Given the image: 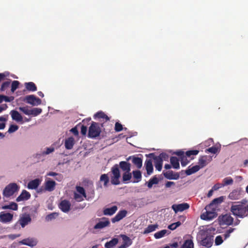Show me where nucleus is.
Returning a JSON list of instances; mask_svg holds the SVG:
<instances>
[{
  "label": "nucleus",
  "instance_id": "9",
  "mask_svg": "<svg viewBox=\"0 0 248 248\" xmlns=\"http://www.w3.org/2000/svg\"><path fill=\"white\" fill-rule=\"evenodd\" d=\"M219 218L222 224L228 226L232 225L234 220L233 218L229 214H226L224 215L220 216Z\"/></svg>",
  "mask_w": 248,
  "mask_h": 248
},
{
  "label": "nucleus",
  "instance_id": "7",
  "mask_svg": "<svg viewBox=\"0 0 248 248\" xmlns=\"http://www.w3.org/2000/svg\"><path fill=\"white\" fill-rule=\"evenodd\" d=\"M18 189V186L16 183H11L7 186L3 190V195L4 197H9L12 196Z\"/></svg>",
  "mask_w": 248,
  "mask_h": 248
},
{
  "label": "nucleus",
  "instance_id": "62",
  "mask_svg": "<svg viewBox=\"0 0 248 248\" xmlns=\"http://www.w3.org/2000/svg\"><path fill=\"white\" fill-rule=\"evenodd\" d=\"M87 131V126L82 125L81 127V133L83 135H85L86 134Z\"/></svg>",
  "mask_w": 248,
  "mask_h": 248
},
{
  "label": "nucleus",
  "instance_id": "19",
  "mask_svg": "<svg viewBox=\"0 0 248 248\" xmlns=\"http://www.w3.org/2000/svg\"><path fill=\"white\" fill-rule=\"evenodd\" d=\"M121 236L123 242V244L119 246L118 248H127L132 244V241L129 237L124 234H122Z\"/></svg>",
  "mask_w": 248,
  "mask_h": 248
},
{
  "label": "nucleus",
  "instance_id": "53",
  "mask_svg": "<svg viewBox=\"0 0 248 248\" xmlns=\"http://www.w3.org/2000/svg\"><path fill=\"white\" fill-rule=\"evenodd\" d=\"M223 240L222 237L221 235L217 236L215 240V245L216 246H218L221 244L223 242Z\"/></svg>",
  "mask_w": 248,
  "mask_h": 248
},
{
  "label": "nucleus",
  "instance_id": "38",
  "mask_svg": "<svg viewBox=\"0 0 248 248\" xmlns=\"http://www.w3.org/2000/svg\"><path fill=\"white\" fill-rule=\"evenodd\" d=\"M170 232L166 230H162L155 233L154 234V236L156 239H159L164 236L166 234H169Z\"/></svg>",
  "mask_w": 248,
  "mask_h": 248
},
{
  "label": "nucleus",
  "instance_id": "4",
  "mask_svg": "<svg viewBox=\"0 0 248 248\" xmlns=\"http://www.w3.org/2000/svg\"><path fill=\"white\" fill-rule=\"evenodd\" d=\"M202 237L200 241V244L206 248L211 247L213 243V236L209 235L207 232H203L201 233Z\"/></svg>",
  "mask_w": 248,
  "mask_h": 248
},
{
  "label": "nucleus",
  "instance_id": "56",
  "mask_svg": "<svg viewBox=\"0 0 248 248\" xmlns=\"http://www.w3.org/2000/svg\"><path fill=\"white\" fill-rule=\"evenodd\" d=\"M18 129V126L16 125L11 124L8 129V132L10 133H13Z\"/></svg>",
  "mask_w": 248,
  "mask_h": 248
},
{
  "label": "nucleus",
  "instance_id": "24",
  "mask_svg": "<svg viewBox=\"0 0 248 248\" xmlns=\"http://www.w3.org/2000/svg\"><path fill=\"white\" fill-rule=\"evenodd\" d=\"M31 220V217L29 215H27L25 216L21 217L18 222L20 224L22 228L25 227L26 225H28Z\"/></svg>",
  "mask_w": 248,
  "mask_h": 248
},
{
  "label": "nucleus",
  "instance_id": "50",
  "mask_svg": "<svg viewBox=\"0 0 248 248\" xmlns=\"http://www.w3.org/2000/svg\"><path fill=\"white\" fill-rule=\"evenodd\" d=\"M187 157V156L185 155V156H183V157H181V158H180L181 165L183 167L186 166L189 162V161L188 160Z\"/></svg>",
  "mask_w": 248,
  "mask_h": 248
},
{
  "label": "nucleus",
  "instance_id": "16",
  "mask_svg": "<svg viewBox=\"0 0 248 248\" xmlns=\"http://www.w3.org/2000/svg\"><path fill=\"white\" fill-rule=\"evenodd\" d=\"M127 214V212L125 210H122L116 214V215L111 219V221L113 223L119 221L123 218L126 217Z\"/></svg>",
  "mask_w": 248,
  "mask_h": 248
},
{
  "label": "nucleus",
  "instance_id": "29",
  "mask_svg": "<svg viewBox=\"0 0 248 248\" xmlns=\"http://www.w3.org/2000/svg\"><path fill=\"white\" fill-rule=\"evenodd\" d=\"M56 184L53 180H48L45 183V188L48 191H52L55 189Z\"/></svg>",
  "mask_w": 248,
  "mask_h": 248
},
{
  "label": "nucleus",
  "instance_id": "23",
  "mask_svg": "<svg viewBox=\"0 0 248 248\" xmlns=\"http://www.w3.org/2000/svg\"><path fill=\"white\" fill-rule=\"evenodd\" d=\"M31 194L29 192L26 190H23L20 195L17 197L16 201L19 202L26 201L29 200L31 198Z\"/></svg>",
  "mask_w": 248,
  "mask_h": 248
},
{
  "label": "nucleus",
  "instance_id": "1",
  "mask_svg": "<svg viewBox=\"0 0 248 248\" xmlns=\"http://www.w3.org/2000/svg\"><path fill=\"white\" fill-rule=\"evenodd\" d=\"M232 214L236 217L243 218L248 216V204L245 205L242 202H232L230 207Z\"/></svg>",
  "mask_w": 248,
  "mask_h": 248
},
{
  "label": "nucleus",
  "instance_id": "54",
  "mask_svg": "<svg viewBox=\"0 0 248 248\" xmlns=\"http://www.w3.org/2000/svg\"><path fill=\"white\" fill-rule=\"evenodd\" d=\"M218 148L216 146H212L206 149V152H208L213 154H216L218 152Z\"/></svg>",
  "mask_w": 248,
  "mask_h": 248
},
{
  "label": "nucleus",
  "instance_id": "22",
  "mask_svg": "<svg viewBox=\"0 0 248 248\" xmlns=\"http://www.w3.org/2000/svg\"><path fill=\"white\" fill-rule=\"evenodd\" d=\"M224 197L223 196H220L218 198L214 199L212 202L207 205V208H209L210 207H215L217 208L218 205L223 202Z\"/></svg>",
  "mask_w": 248,
  "mask_h": 248
},
{
  "label": "nucleus",
  "instance_id": "47",
  "mask_svg": "<svg viewBox=\"0 0 248 248\" xmlns=\"http://www.w3.org/2000/svg\"><path fill=\"white\" fill-rule=\"evenodd\" d=\"M58 214L57 213H52L47 215L46 217V220L47 221H50L54 218H55Z\"/></svg>",
  "mask_w": 248,
  "mask_h": 248
},
{
  "label": "nucleus",
  "instance_id": "8",
  "mask_svg": "<svg viewBox=\"0 0 248 248\" xmlns=\"http://www.w3.org/2000/svg\"><path fill=\"white\" fill-rule=\"evenodd\" d=\"M24 101L32 106H38L41 104V100L34 95H28L25 96Z\"/></svg>",
  "mask_w": 248,
  "mask_h": 248
},
{
  "label": "nucleus",
  "instance_id": "40",
  "mask_svg": "<svg viewBox=\"0 0 248 248\" xmlns=\"http://www.w3.org/2000/svg\"><path fill=\"white\" fill-rule=\"evenodd\" d=\"M94 117L95 118H102L105 119L106 122L109 121V117L102 111H99L95 113L94 115Z\"/></svg>",
  "mask_w": 248,
  "mask_h": 248
},
{
  "label": "nucleus",
  "instance_id": "55",
  "mask_svg": "<svg viewBox=\"0 0 248 248\" xmlns=\"http://www.w3.org/2000/svg\"><path fill=\"white\" fill-rule=\"evenodd\" d=\"M156 156L159 157L161 159L162 161L163 160L168 161L169 158V155L165 153H162L158 156Z\"/></svg>",
  "mask_w": 248,
  "mask_h": 248
},
{
  "label": "nucleus",
  "instance_id": "21",
  "mask_svg": "<svg viewBox=\"0 0 248 248\" xmlns=\"http://www.w3.org/2000/svg\"><path fill=\"white\" fill-rule=\"evenodd\" d=\"M165 178L170 180H177L179 178L178 173H174L172 170H169L163 173Z\"/></svg>",
  "mask_w": 248,
  "mask_h": 248
},
{
  "label": "nucleus",
  "instance_id": "42",
  "mask_svg": "<svg viewBox=\"0 0 248 248\" xmlns=\"http://www.w3.org/2000/svg\"><path fill=\"white\" fill-rule=\"evenodd\" d=\"M233 180L231 177H226L222 180V186H224L231 185L233 184Z\"/></svg>",
  "mask_w": 248,
  "mask_h": 248
},
{
  "label": "nucleus",
  "instance_id": "27",
  "mask_svg": "<svg viewBox=\"0 0 248 248\" xmlns=\"http://www.w3.org/2000/svg\"><path fill=\"white\" fill-rule=\"evenodd\" d=\"M119 167L124 172H128L131 170V165L126 161H122L120 162L119 165Z\"/></svg>",
  "mask_w": 248,
  "mask_h": 248
},
{
  "label": "nucleus",
  "instance_id": "33",
  "mask_svg": "<svg viewBox=\"0 0 248 248\" xmlns=\"http://www.w3.org/2000/svg\"><path fill=\"white\" fill-rule=\"evenodd\" d=\"M118 238H113L110 241L105 243V247L106 248H113L118 243Z\"/></svg>",
  "mask_w": 248,
  "mask_h": 248
},
{
  "label": "nucleus",
  "instance_id": "12",
  "mask_svg": "<svg viewBox=\"0 0 248 248\" xmlns=\"http://www.w3.org/2000/svg\"><path fill=\"white\" fill-rule=\"evenodd\" d=\"M13 218V214L10 213L1 212L0 213V221L2 223L10 222Z\"/></svg>",
  "mask_w": 248,
  "mask_h": 248
},
{
  "label": "nucleus",
  "instance_id": "26",
  "mask_svg": "<svg viewBox=\"0 0 248 248\" xmlns=\"http://www.w3.org/2000/svg\"><path fill=\"white\" fill-rule=\"evenodd\" d=\"M10 114L13 120L19 122L23 121L21 115L16 110H12L10 111Z\"/></svg>",
  "mask_w": 248,
  "mask_h": 248
},
{
  "label": "nucleus",
  "instance_id": "58",
  "mask_svg": "<svg viewBox=\"0 0 248 248\" xmlns=\"http://www.w3.org/2000/svg\"><path fill=\"white\" fill-rule=\"evenodd\" d=\"M74 199L77 201V202H81L83 200V198L82 197V195H80L79 194H78L76 192L74 193Z\"/></svg>",
  "mask_w": 248,
  "mask_h": 248
},
{
  "label": "nucleus",
  "instance_id": "32",
  "mask_svg": "<svg viewBox=\"0 0 248 248\" xmlns=\"http://www.w3.org/2000/svg\"><path fill=\"white\" fill-rule=\"evenodd\" d=\"M133 178L135 179L133 183H138L141 180L142 175L141 171L139 170H133L132 171Z\"/></svg>",
  "mask_w": 248,
  "mask_h": 248
},
{
  "label": "nucleus",
  "instance_id": "64",
  "mask_svg": "<svg viewBox=\"0 0 248 248\" xmlns=\"http://www.w3.org/2000/svg\"><path fill=\"white\" fill-rule=\"evenodd\" d=\"M222 186V185H220V184H217L213 186V187H212V189L214 190H217L219 188H220V187H221Z\"/></svg>",
  "mask_w": 248,
  "mask_h": 248
},
{
  "label": "nucleus",
  "instance_id": "20",
  "mask_svg": "<svg viewBox=\"0 0 248 248\" xmlns=\"http://www.w3.org/2000/svg\"><path fill=\"white\" fill-rule=\"evenodd\" d=\"M70 202L68 201L65 200L62 201L59 204V208L62 212L65 213H66L70 210Z\"/></svg>",
  "mask_w": 248,
  "mask_h": 248
},
{
  "label": "nucleus",
  "instance_id": "25",
  "mask_svg": "<svg viewBox=\"0 0 248 248\" xmlns=\"http://www.w3.org/2000/svg\"><path fill=\"white\" fill-rule=\"evenodd\" d=\"M41 182V180L38 178L31 180L28 183V188L31 189H35L38 187Z\"/></svg>",
  "mask_w": 248,
  "mask_h": 248
},
{
  "label": "nucleus",
  "instance_id": "44",
  "mask_svg": "<svg viewBox=\"0 0 248 248\" xmlns=\"http://www.w3.org/2000/svg\"><path fill=\"white\" fill-rule=\"evenodd\" d=\"M132 178V174L130 172V171H127V172H124L123 174V181L124 183H125L126 182H127Z\"/></svg>",
  "mask_w": 248,
  "mask_h": 248
},
{
  "label": "nucleus",
  "instance_id": "31",
  "mask_svg": "<svg viewBox=\"0 0 248 248\" xmlns=\"http://www.w3.org/2000/svg\"><path fill=\"white\" fill-rule=\"evenodd\" d=\"M145 166L148 175H151L153 171V166L151 160H147L145 162Z\"/></svg>",
  "mask_w": 248,
  "mask_h": 248
},
{
  "label": "nucleus",
  "instance_id": "6",
  "mask_svg": "<svg viewBox=\"0 0 248 248\" xmlns=\"http://www.w3.org/2000/svg\"><path fill=\"white\" fill-rule=\"evenodd\" d=\"M19 109L26 115L33 116H36L42 112V109L40 108H34L32 109H29L28 106L19 107Z\"/></svg>",
  "mask_w": 248,
  "mask_h": 248
},
{
  "label": "nucleus",
  "instance_id": "14",
  "mask_svg": "<svg viewBox=\"0 0 248 248\" xmlns=\"http://www.w3.org/2000/svg\"><path fill=\"white\" fill-rule=\"evenodd\" d=\"M102 220L99 221L93 227L94 229H101L109 226L110 222L109 219L106 217H103Z\"/></svg>",
  "mask_w": 248,
  "mask_h": 248
},
{
  "label": "nucleus",
  "instance_id": "41",
  "mask_svg": "<svg viewBox=\"0 0 248 248\" xmlns=\"http://www.w3.org/2000/svg\"><path fill=\"white\" fill-rule=\"evenodd\" d=\"M181 248H194L192 240L190 239L186 240Z\"/></svg>",
  "mask_w": 248,
  "mask_h": 248
},
{
  "label": "nucleus",
  "instance_id": "3",
  "mask_svg": "<svg viewBox=\"0 0 248 248\" xmlns=\"http://www.w3.org/2000/svg\"><path fill=\"white\" fill-rule=\"evenodd\" d=\"M101 132V129L99 124L97 123L92 122L89 128L88 137L92 139H95L100 136Z\"/></svg>",
  "mask_w": 248,
  "mask_h": 248
},
{
  "label": "nucleus",
  "instance_id": "28",
  "mask_svg": "<svg viewBox=\"0 0 248 248\" xmlns=\"http://www.w3.org/2000/svg\"><path fill=\"white\" fill-rule=\"evenodd\" d=\"M118 207L114 205L110 208H106L103 210V214L107 216H112L117 211Z\"/></svg>",
  "mask_w": 248,
  "mask_h": 248
},
{
  "label": "nucleus",
  "instance_id": "59",
  "mask_svg": "<svg viewBox=\"0 0 248 248\" xmlns=\"http://www.w3.org/2000/svg\"><path fill=\"white\" fill-rule=\"evenodd\" d=\"M54 151V148L53 147H48L46 148V151L42 152L43 155H48Z\"/></svg>",
  "mask_w": 248,
  "mask_h": 248
},
{
  "label": "nucleus",
  "instance_id": "36",
  "mask_svg": "<svg viewBox=\"0 0 248 248\" xmlns=\"http://www.w3.org/2000/svg\"><path fill=\"white\" fill-rule=\"evenodd\" d=\"M201 167L198 165H195L191 168H189L186 170V174L187 175H190L193 173H194L200 170Z\"/></svg>",
  "mask_w": 248,
  "mask_h": 248
},
{
  "label": "nucleus",
  "instance_id": "57",
  "mask_svg": "<svg viewBox=\"0 0 248 248\" xmlns=\"http://www.w3.org/2000/svg\"><path fill=\"white\" fill-rule=\"evenodd\" d=\"M114 129L116 132H120L123 130V127L122 124H121L120 123H119L118 122H116L115 124V128Z\"/></svg>",
  "mask_w": 248,
  "mask_h": 248
},
{
  "label": "nucleus",
  "instance_id": "15",
  "mask_svg": "<svg viewBox=\"0 0 248 248\" xmlns=\"http://www.w3.org/2000/svg\"><path fill=\"white\" fill-rule=\"evenodd\" d=\"M212 160V157L207 155H203L199 159L198 164L201 169L206 166Z\"/></svg>",
  "mask_w": 248,
  "mask_h": 248
},
{
  "label": "nucleus",
  "instance_id": "30",
  "mask_svg": "<svg viewBox=\"0 0 248 248\" xmlns=\"http://www.w3.org/2000/svg\"><path fill=\"white\" fill-rule=\"evenodd\" d=\"M75 144L74 138L72 137H69L65 140L64 145L66 149H71Z\"/></svg>",
  "mask_w": 248,
  "mask_h": 248
},
{
  "label": "nucleus",
  "instance_id": "46",
  "mask_svg": "<svg viewBox=\"0 0 248 248\" xmlns=\"http://www.w3.org/2000/svg\"><path fill=\"white\" fill-rule=\"evenodd\" d=\"M10 83V80L6 81L3 82L0 89V91L1 92L5 91L9 87Z\"/></svg>",
  "mask_w": 248,
  "mask_h": 248
},
{
  "label": "nucleus",
  "instance_id": "2",
  "mask_svg": "<svg viewBox=\"0 0 248 248\" xmlns=\"http://www.w3.org/2000/svg\"><path fill=\"white\" fill-rule=\"evenodd\" d=\"M110 177L111 183L114 185H118L120 184L119 179L121 177L120 171L118 164H115L111 169L108 173Z\"/></svg>",
  "mask_w": 248,
  "mask_h": 248
},
{
  "label": "nucleus",
  "instance_id": "51",
  "mask_svg": "<svg viewBox=\"0 0 248 248\" xmlns=\"http://www.w3.org/2000/svg\"><path fill=\"white\" fill-rule=\"evenodd\" d=\"M76 190L79 193L82 195V196H83L85 198H86V194L83 187L77 186L76 187Z\"/></svg>",
  "mask_w": 248,
  "mask_h": 248
},
{
  "label": "nucleus",
  "instance_id": "49",
  "mask_svg": "<svg viewBox=\"0 0 248 248\" xmlns=\"http://www.w3.org/2000/svg\"><path fill=\"white\" fill-rule=\"evenodd\" d=\"M199 152V150H189L186 153V155L187 157H190L191 155H197Z\"/></svg>",
  "mask_w": 248,
  "mask_h": 248
},
{
  "label": "nucleus",
  "instance_id": "52",
  "mask_svg": "<svg viewBox=\"0 0 248 248\" xmlns=\"http://www.w3.org/2000/svg\"><path fill=\"white\" fill-rule=\"evenodd\" d=\"M234 230V228H230L229 230H227L225 233L223 234V236L224 237V239L226 240L228 238H229L230 236V234L233 232Z\"/></svg>",
  "mask_w": 248,
  "mask_h": 248
},
{
  "label": "nucleus",
  "instance_id": "37",
  "mask_svg": "<svg viewBox=\"0 0 248 248\" xmlns=\"http://www.w3.org/2000/svg\"><path fill=\"white\" fill-rule=\"evenodd\" d=\"M157 224L149 225L145 228L143 232V234H148L155 231L158 228Z\"/></svg>",
  "mask_w": 248,
  "mask_h": 248
},
{
  "label": "nucleus",
  "instance_id": "45",
  "mask_svg": "<svg viewBox=\"0 0 248 248\" xmlns=\"http://www.w3.org/2000/svg\"><path fill=\"white\" fill-rule=\"evenodd\" d=\"M108 174H102L100 178V181L104 182V186H106L109 182Z\"/></svg>",
  "mask_w": 248,
  "mask_h": 248
},
{
  "label": "nucleus",
  "instance_id": "60",
  "mask_svg": "<svg viewBox=\"0 0 248 248\" xmlns=\"http://www.w3.org/2000/svg\"><path fill=\"white\" fill-rule=\"evenodd\" d=\"M14 99L13 96H7L4 95H2V100L7 102H10L12 101Z\"/></svg>",
  "mask_w": 248,
  "mask_h": 248
},
{
  "label": "nucleus",
  "instance_id": "35",
  "mask_svg": "<svg viewBox=\"0 0 248 248\" xmlns=\"http://www.w3.org/2000/svg\"><path fill=\"white\" fill-rule=\"evenodd\" d=\"M25 86L26 89L30 92H34L37 90L36 85L32 82H26Z\"/></svg>",
  "mask_w": 248,
  "mask_h": 248
},
{
  "label": "nucleus",
  "instance_id": "13",
  "mask_svg": "<svg viewBox=\"0 0 248 248\" xmlns=\"http://www.w3.org/2000/svg\"><path fill=\"white\" fill-rule=\"evenodd\" d=\"M131 160L133 164L136 166L138 169H140L142 166V159L138 156L133 155L129 156L127 160Z\"/></svg>",
  "mask_w": 248,
  "mask_h": 248
},
{
  "label": "nucleus",
  "instance_id": "34",
  "mask_svg": "<svg viewBox=\"0 0 248 248\" xmlns=\"http://www.w3.org/2000/svg\"><path fill=\"white\" fill-rule=\"evenodd\" d=\"M170 162L174 169H178L180 168L179 160L175 156L170 158Z\"/></svg>",
  "mask_w": 248,
  "mask_h": 248
},
{
  "label": "nucleus",
  "instance_id": "39",
  "mask_svg": "<svg viewBox=\"0 0 248 248\" xmlns=\"http://www.w3.org/2000/svg\"><path fill=\"white\" fill-rule=\"evenodd\" d=\"M3 209H12L16 211L18 209V205L15 202H11L9 205H6L2 207Z\"/></svg>",
  "mask_w": 248,
  "mask_h": 248
},
{
  "label": "nucleus",
  "instance_id": "10",
  "mask_svg": "<svg viewBox=\"0 0 248 248\" xmlns=\"http://www.w3.org/2000/svg\"><path fill=\"white\" fill-rule=\"evenodd\" d=\"M171 208L175 213H177L188 209L189 208V205L187 203L184 202L178 204H173Z\"/></svg>",
  "mask_w": 248,
  "mask_h": 248
},
{
  "label": "nucleus",
  "instance_id": "43",
  "mask_svg": "<svg viewBox=\"0 0 248 248\" xmlns=\"http://www.w3.org/2000/svg\"><path fill=\"white\" fill-rule=\"evenodd\" d=\"M159 181L158 178L156 177V176H154L152 178L150 179L147 184V186L151 188L153 185L154 184H158Z\"/></svg>",
  "mask_w": 248,
  "mask_h": 248
},
{
  "label": "nucleus",
  "instance_id": "11",
  "mask_svg": "<svg viewBox=\"0 0 248 248\" xmlns=\"http://www.w3.org/2000/svg\"><path fill=\"white\" fill-rule=\"evenodd\" d=\"M150 156L153 157L154 160V164L155 169L158 171H160L162 168L163 162L159 157L155 156L154 153H151L149 155Z\"/></svg>",
  "mask_w": 248,
  "mask_h": 248
},
{
  "label": "nucleus",
  "instance_id": "61",
  "mask_svg": "<svg viewBox=\"0 0 248 248\" xmlns=\"http://www.w3.org/2000/svg\"><path fill=\"white\" fill-rule=\"evenodd\" d=\"M174 154L179 156L180 158L186 155V154H185L184 152L181 150L176 151L174 153Z\"/></svg>",
  "mask_w": 248,
  "mask_h": 248
},
{
  "label": "nucleus",
  "instance_id": "63",
  "mask_svg": "<svg viewBox=\"0 0 248 248\" xmlns=\"http://www.w3.org/2000/svg\"><path fill=\"white\" fill-rule=\"evenodd\" d=\"M175 185V183L173 182H171V181H168L166 184H165V186L166 187H171L172 186H174Z\"/></svg>",
  "mask_w": 248,
  "mask_h": 248
},
{
  "label": "nucleus",
  "instance_id": "18",
  "mask_svg": "<svg viewBox=\"0 0 248 248\" xmlns=\"http://www.w3.org/2000/svg\"><path fill=\"white\" fill-rule=\"evenodd\" d=\"M20 243L22 245L33 247L37 245V241L36 239L33 238H28L23 239L20 242Z\"/></svg>",
  "mask_w": 248,
  "mask_h": 248
},
{
  "label": "nucleus",
  "instance_id": "17",
  "mask_svg": "<svg viewBox=\"0 0 248 248\" xmlns=\"http://www.w3.org/2000/svg\"><path fill=\"white\" fill-rule=\"evenodd\" d=\"M241 191L239 189L233 190L229 195L228 198L231 200H237L240 199Z\"/></svg>",
  "mask_w": 248,
  "mask_h": 248
},
{
  "label": "nucleus",
  "instance_id": "5",
  "mask_svg": "<svg viewBox=\"0 0 248 248\" xmlns=\"http://www.w3.org/2000/svg\"><path fill=\"white\" fill-rule=\"evenodd\" d=\"M205 213H203L201 216V218L205 220H210L216 217L217 214L216 212L217 208L213 207H210L207 208V206L205 207Z\"/></svg>",
  "mask_w": 248,
  "mask_h": 248
},
{
  "label": "nucleus",
  "instance_id": "48",
  "mask_svg": "<svg viewBox=\"0 0 248 248\" xmlns=\"http://www.w3.org/2000/svg\"><path fill=\"white\" fill-rule=\"evenodd\" d=\"M19 82L17 80H14L12 82L11 85V91L14 93L17 88H18Z\"/></svg>",
  "mask_w": 248,
  "mask_h": 248
}]
</instances>
